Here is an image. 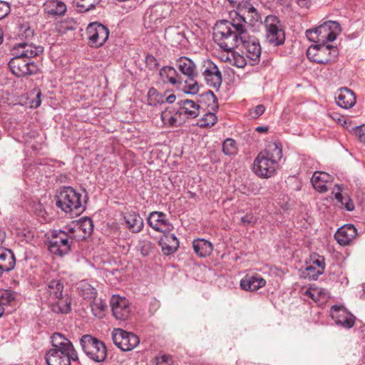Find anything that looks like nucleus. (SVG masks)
<instances>
[{"label":"nucleus","mask_w":365,"mask_h":365,"mask_svg":"<svg viewBox=\"0 0 365 365\" xmlns=\"http://www.w3.org/2000/svg\"><path fill=\"white\" fill-rule=\"evenodd\" d=\"M316 265L317 267V269H322V272H324V260L323 258L319 257L316 259L313 260V266Z\"/></svg>","instance_id":"57"},{"label":"nucleus","mask_w":365,"mask_h":365,"mask_svg":"<svg viewBox=\"0 0 365 365\" xmlns=\"http://www.w3.org/2000/svg\"><path fill=\"white\" fill-rule=\"evenodd\" d=\"M266 284L265 279L260 275L246 276L240 281V287L246 291H256L263 287Z\"/></svg>","instance_id":"26"},{"label":"nucleus","mask_w":365,"mask_h":365,"mask_svg":"<svg viewBox=\"0 0 365 365\" xmlns=\"http://www.w3.org/2000/svg\"><path fill=\"white\" fill-rule=\"evenodd\" d=\"M307 276L312 279H316L320 274H322V269H317L313 265H309L306 268Z\"/></svg>","instance_id":"50"},{"label":"nucleus","mask_w":365,"mask_h":365,"mask_svg":"<svg viewBox=\"0 0 365 365\" xmlns=\"http://www.w3.org/2000/svg\"><path fill=\"white\" fill-rule=\"evenodd\" d=\"M340 31V25L338 22L328 21L317 28L307 30L306 36L311 41L325 44L334 41Z\"/></svg>","instance_id":"3"},{"label":"nucleus","mask_w":365,"mask_h":365,"mask_svg":"<svg viewBox=\"0 0 365 365\" xmlns=\"http://www.w3.org/2000/svg\"><path fill=\"white\" fill-rule=\"evenodd\" d=\"M217 121V116L213 113L208 112L198 120L197 125L200 128L212 127Z\"/></svg>","instance_id":"41"},{"label":"nucleus","mask_w":365,"mask_h":365,"mask_svg":"<svg viewBox=\"0 0 365 365\" xmlns=\"http://www.w3.org/2000/svg\"><path fill=\"white\" fill-rule=\"evenodd\" d=\"M278 164L260 152L254 161L253 170L262 178H269L275 173Z\"/></svg>","instance_id":"12"},{"label":"nucleus","mask_w":365,"mask_h":365,"mask_svg":"<svg viewBox=\"0 0 365 365\" xmlns=\"http://www.w3.org/2000/svg\"><path fill=\"white\" fill-rule=\"evenodd\" d=\"M9 67L16 76H26L34 74L37 71V66L30 61L16 55L9 62Z\"/></svg>","instance_id":"10"},{"label":"nucleus","mask_w":365,"mask_h":365,"mask_svg":"<svg viewBox=\"0 0 365 365\" xmlns=\"http://www.w3.org/2000/svg\"><path fill=\"white\" fill-rule=\"evenodd\" d=\"M110 303L113 314L116 319L125 321L129 317L130 314V304L125 297L113 295Z\"/></svg>","instance_id":"18"},{"label":"nucleus","mask_w":365,"mask_h":365,"mask_svg":"<svg viewBox=\"0 0 365 365\" xmlns=\"http://www.w3.org/2000/svg\"><path fill=\"white\" fill-rule=\"evenodd\" d=\"M304 295L309 298H311L314 302H324L328 298V292L326 289L321 287H311L306 290Z\"/></svg>","instance_id":"37"},{"label":"nucleus","mask_w":365,"mask_h":365,"mask_svg":"<svg viewBox=\"0 0 365 365\" xmlns=\"http://www.w3.org/2000/svg\"><path fill=\"white\" fill-rule=\"evenodd\" d=\"M101 0H77V6L81 8V11H87L94 8Z\"/></svg>","instance_id":"46"},{"label":"nucleus","mask_w":365,"mask_h":365,"mask_svg":"<svg viewBox=\"0 0 365 365\" xmlns=\"http://www.w3.org/2000/svg\"><path fill=\"white\" fill-rule=\"evenodd\" d=\"M10 12V6L9 4L0 1V19H2L6 16H7Z\"/></svg>","instance_id":"52"},{"label":"nucleus","mask_w":365,"mask_h":365,"mask_svg":"<svg viewBox=\"0 0 365 365\" xmlns=\"http://www.w3.org/2000/svg\"><path fill=\"white\" fill-rule=\"evenodd\" d=\"M173 6L168 3H159L150 7L144 16V26L146 29L154 31L162 24L163 20L168 18Z\"/></svg>","instance_id":"4"},{"label":"nucleus","mask_w":365,"mask_h":365,"mask_svg":"<svg viewBox=\"0 0 365 365\" xmlns=\"http://www.w3.org/2000/svg\"><path fill=\"white\" fill-rule=\"evenodd\" d=\"M175 96L174 94H170V96H168L166 98V101L169 103H172L175 101Z\"/></svg>","instance_id":"62"},{"label":"nucleus","mask_w":365,"mask_h":365,"mask_svg":"<svg viewBox=\"0 0 365 365\" xmlns=\"http://www.w3.org/2000/svg\"><path fill=\"white\" fill-rule=\"evenodd\" d=\"M71 300L66 294L61 297L53 303L48 304L51 310L55 313H68L71 311Z\"/></svg>","instance_id":"31"},{"label":"nucleus","mask_w":365,"mask_h":365,"mask_svg":"<svg viewBox=\"0 0 365 365\" xmlns=\"http://www.w3.org/2000/svg\"><path fill=\"white\" fill-rule=\"evenodd\" d=\"M5 267L0 265V277L4 273L7 272L6 269H4Z\"/></svg>","instance_id":"63"},{"label":"nucleus","mask_w":365,"mask_h":365,"mask_svg":"<svg viewBox=\"0 0 365 365\" xmlns=\"http://www.w3.org/2000/svg\"><path fill=\"white\" fill-rule=\"evenodd\" d=\"M261 153L269 158V159H273L274 162L279 163L282 158V147L279 143L271 142L267 144L265 149L261 151Z\"/></svg>","instance_id":"30"},{"label":"nucleus","mask_w":365,"mask_h":365,"mask_svg":"<svg viewBox=\"0 0 365 365\" xmlns=\"http://www.w3.org/2000/svg\"><path fill=\"white\" fill-rule=\"evenodd\" d=\"M229 26V21H219L215 24L213 33L214 41L226 51H230L238 47L242 41Z\"/></svg>","instance_id":"2"},{"label":"nucleus","mask_w":365,"mask_h":365,"mask_svg":"<svg viewBox=\"0 0 365 365\" xmlns=\"http://www.w3.org/2000/svg\"><path fill=\"white\" fill-rule=\"evenodd\" d=\"M114 344L122 351H130L140 343L139 337L132 332L125 331L122 329H114L112 332Z\"/></svg>","instance_id":"9"},{"label":"nucleus","mask_w":365,"mask_h":365,"mask_svg":"<svg viewBox=\"0 0 365 365\" xmlns=\"http://www.w3.org/2000/svg\"><path fill=\"white\" fill-rule=\"evenodd\" d=\"M160 118L163 124L170 126H176L185 121L182 117L180 118L178 115H176V111L170 108H166L161 113Z\"/></svg>","instance_id":"35"},{"label":"nucleus","mask_w":365,"mask_h":365,"mask_svg":"<svg viewBox=\"0 0 365 365\" xmlns=\"http://www.w3.org/2000/svg\"><path fill=\"white\" fill-rule=\"evenodd\" d=\"M45 359L47 365H71L72 359L69 354L50 349L47 351Z\"/></svg>","instance_id":"27"},{"label":"nucleus","mask_w":365,"mask_h":365,"mask_svg":"<svg viewBox=\"0 0 365 365\" xmlns=\"http://www.w3.org/2000/svg\"><path fill=\"white\" fill-rule=\"evenodd\" d=\"M85 204V197L70 186H64L61 189L56 202L58 208L72 216H77L83 212Z\"/></svg>","instance_id":"1"},{"label":"nucleus","mask_w":365,"mask_h":365,"mask_svg":"<svg viewBox=\"0 0 365 365\" xmlns=\"http://www.w3.org/2000/svg\"><path fill=\"white\" fill-rule=\"evenodd\" d=\"M336 104L342 108L349 109L356 103L354 93L346 87L339 88L335 93Z\"/></svg>","instance_id":"20"},{"label":"nucleus","mask_w":365,"mask_h":365,"mask_svg":"<svg viewBox=\"0 0 365 365\" xmlns=\"http://www.w3.org/2000/svg\"><path fill=\"white\" fill-rule=\"evenodd\" d=\"M192 246L195 252L200 257H205L210 255L213 250L212 245L204 239L194 240Z\"/></svg>","instance_id":"34"},{"label":"nucleus","mask_w":365,"mask_h":365,"mask_svg":"<svg viewBox=\"0 0 365 365\" xmlns=\"http://www.w3.org/2000/svg\"><path fill=\"white\" fill-rule=\"evenodd\" d=\"M19 37L24 40V42H29L34 36V30L28 25H22L19 27Z\"/></svg>","instance_id":"42"},{"label":"nucleus","mask_w":365,"mask_h":365,"mask_svg":"<svg viewBox=\"0 0 365 365\" xmlns=\"http://www.w3.org/2000/svg\"><path fill=\"white\" fill-rule=\"evenodd\" d=\"M159 244L161 246L163 252L166 255L175 252L179 246V242H175V243L170 244L165 239H161Z\"/></svg>","instance_id":"45"},{"label":"nucleus","mask_w":365,"mask_h":365,"mask_svg":"<svg viewBox=\"0 0 365 365\" xmlns=\"http://www.w3.org/2000/svg\"><path fill=\"white\" fill-rule=\"evenodd\" d=\"M297 4L301 7H307L309 4L310 0H297Z\"/></svg>","instance_id":"60"},{"label":"nucleus","mask_w":365,"mask_h":365,"mask_svg":"<svg viewBox=\"0 0 365 365\" xmlns=\"http://www.w3.org/2000/svg\"><path fill=\"white\" fill-rule=\"evenodd\" d=\"M330 316L337 325L343 328L350 329L354 325L355 317L342 306H332L330 309Z\"/></svg>","instance_id":"17"},{"label":"nucleus","mask_w":365,"mask_h":365,"mask_svg":"<svg viewBox=\"0 0 365 365\" xmlns=\"http://www.w3.org/2000/svg\"><path fill=\"white\" fill-rule=\"evenodd\" d=\"M165 240L170 244L171 243H175V242H179L178 240V238L176 237V236L174 235V234H171V235H166L165 237Z\"/></svg>","instance_id":"58"},{"label":"nucleus","mask_w":365,"mask_h":365,"mask_svg":"<svg viewBox=\"0 0 365 365\" xmlns=\"http://www.w3.org/2000/svg\"><path fill=\"white\" fill-rule=\"evenodd\" d=\"M91 308L93 315L96 317L101 318L103 316V312L106 308V303L101 299L91 300Z\"/></svg>","instance_id":"40"},{"label":"nucleus","mask_w":365,"mask_h":365,"mask_svg":"<svg viewBox=\"0 0 365 365\" xmlns=\"http://www.w3.org/2000/svg\"><path fill=\"white\" fill-rule=\"evenodd\" d=\"M356 236V228L351 224L341 226L337 230L335 234V238L341 245H349Z\"/></svg>","instance_id":"23"},{"label":"nucleus","mask_w":365,"mask_h":365,"mask_svg":"<svg viewBox=\"0 0 365 365\" xmlns=\"http://www.w3.org/2000/svg\"><path fill=\"white\" fill-rule=\"evenodd\" d=\"M145 63L147 67L150 69H155L158 66L157 59L152 55H147L145 57Z\"/></svg>","instance_id":"51"},{"label":"nucleus","mask_w":365,"mask_h":365,"mask_svg":"<svg viewBox=\"0 0 365 365\" xmlns=\"http://www.w3.org/2000/svg\"><path fill=\"white\" fill-rule=\"evenodd\" d=\"M265 108L263 105H258L253 111H251V115L253 118H257L264 113Z\"/></svg>","instance_id":"56"},{"label":"nucleus","mask_w":365,"mask_h":365,"mask_svg":"<svg viewBox=\"0 0 365 365\" xmlns=\"http://www.w3.org/2000/svg\"><path fill=\"white\" fill-rule=\"evenodd\" d=\"M16 297V294L11 291L4 290L0 296V302L4 307V305L10 304Z\"/></svg>","instance_id":"47"},{"label":"nucleus","mask_w":365,"mask_h":365,"mask_svg":"<svg viewBox=\"0 0 365 365\" xmlns=\"http://www.w3.org/2000/svg\"><path fill=\"white\" fill-rule=\"evenodd\" d=\"M185 81V91L189 94H196L199 91V85L196 80L197 77H187Z\"/></svg>","instance_id":"43"},{"label":"nucleus","mask_w":365,"mask_h":365,"mask_svg":"<svg viewBox=\"0 0 365 365\" xmlns=\"http://www.w3.org/2000/svg\"><path fill=\"white\" fill-rule=\"evenodd\" d=\"M63 283L61 279H53L46 286L42 294V299L47 304L56 302L58 297H61L63 291Z\"/></svg>","instance_id":"19"},{"label":"nucleus","mask_w":365,"mask_h":365,"mask_svg":"<svg viewBox=\"0 0 365 365\" xmlns=\"http://www.w3.org/2000/svg\"><path fill=\"white\" fill-rule=\"evenodd\" d=\"M202 66V73L207 84L214 88H220L222 78L221 72L217 66L209 59L204 60Z\"/></svg>","instance_id":"14"},{"label":"nucleus","mask_w":365,"mask_h":365,"mask_svg":"<svg viewBox=\"0 0 365 365\" xmlns=\"http://www.w3.org/2000/svg\"><path fill=\"white\" fill-rule=\"evenodd\" d=\"M256 222L255 217L252 215H246L241 217L240 222L243 225H252Z\"/></svg>","instance_id":"55"},{"label":"nucleus","mask_w":365,"mask_h":365,"mask_svg":"<svg viewBox=\"0 0 365 365\" xmlns=\"http://www.w3.org/2000/svg\"><path fill=\"white\" fill-rule=\"evenodd\" d=\"M73 244V237L58 230L51 232L48 237V248L53 255L62 257L69 253Z\"/></svg>","instance_id":"5"},{"label":"nucleus","mask_w":365,"mask_h":365,"mask_svg":"<svg viewBox=\"0 0 365 365\" xmlns=\"http://www.w3.org/2000/svg\"><path fill=\"white\" fill-rule=\"evenodd\" d=\"M248 11H249V12H255L256 11L255 9L252 6H250L248 8Z\"/></svg>","instance_id":"64"},{"label":"nucleus","mask_w":365,"mask_h":365,"mask_svg":"<svg viewBox=\"0 0 365 365\" xmlns=\"http://www.w3.org/2000/svg\"><path fill=\"white\" fill-rule=\"evenodd\" d=\"M179 105L180 107L176 110V115H178L180 118L182 117L184 120L188 118H195L200 113V106L193 101L183 100L180 101Z\"/></svg>","instance_id":"21"},{"label":"nucleus","mask_w":365,"mask_h":365,"mask_svg":"<svg viewBox=\"0 0 365 365\" xmlns=\"http://www.w3.org/2000/svg\"><path fill=\"white\" fill-rule=\"evenodd\" d=\"M222 151L227 155H232L237 153L235 141L232 138L226 139L222 144Z\"/></svg>","instance_id":"44"},{"label":"nucleus","mask_w":365,"mask_h":365,"mask_svg":"<svg viewBox=\"0 0 365 365\" xmlns=\"http://www.w3.org/2000/svg\"><path fill=\"white\" fill-rule=\"evenodd\" d=\"M178 68L180 71L187 77H197L198 73L197 71L195 63L189 58L181 56L178 60Z\"/></svg>","instance_id":"28"},{"label":"nucleus","mask_w":365,"mask_h":365,"mask_svg":"<svg viewBox=\"0 0 365 365\" xmlns=\"http://www.w3.org/2000/svg\"><path fill=\"white\" fill-rule=\"evenodd\" d=\"M89 42L92 46L100 47L103 46L109 36L107 27L101 24L93 23L87 28Z\"/></svg>","instance_id":"15"},{"label":"nucleus","mask_w":365,"mask_h":365,"mask_svg":"<svg viewBox=\"0 0 365 365\" xmlns=\"http://www.w3.org/2000/svg\"><path fill=\"white\" fill-rule=\"evenodd\" d=\"M80 344L85 354L96 362L103 361L107 355V349L105 344L99 339L91 335H83Z\"/></svg>","instance_id":"6"},{"label":"nucleus","mask_w":365,"mask_h":365,"mask_svg":"<svg viewBox=\"0 0 365 365\" xmlns=\"http://www.w3.org/2000/svg\"><path fill=\"white\" fill-rule=\"evenodd\" d=\"M16 264L14 254L11 250L0 247V265L5 267L4 268L6 272L12 270Z\"/></svg>","instance_id":"32"},{"label":"nucleus","mask_w":365,"mask_h":365,"mask_svg":"<svg viewBox=\"0 0 365 365\" xmlns=\"http://www.w3.org/2000/svg\"><path fill=\"white\" fill-rule=\"evenodd\" d=\"M148 224L155 231L168 234L173 230V225L162 212L154 211L149 214L147 218Z\"/></svg>","instance_id":"16"},{"label":"nucleus","mask_w":365,"mask_h":365,"mask_svg":"<svg viewBox=\"0 0 365 365\" xmlns=\"http://www.w3.org/2000/svg\"><path fill=\"white\" fill-rule=\"evenodd\" d=\"M43 7L45 13L53 17L63 16L67 10L64 2L60 0H47Z\"/></svg>","instance_id":"25"},{"label":"nucleus","mask_w":365,"mask_h":365,"mask_svg":"<svg viewBox=\"0 0 365 365\" xmlns=\"http://www.w3.org/2000/svg\"><path fill=\"white\" fill-rule=\"evenodd\" d=\"M16 54L24 58H31L38 56L43 52L41 46H36L29 42H21L14 46Z\"/></svg>","instance_id":"22"},{"label":"nucleus","mask_w":365,"mask_h":365,"mask_svg":"<svg viewBox=\"0 0 365 365\" xmlns=\"http://www.w3.org/2000/svg\"><path fill=\"white\" fill-rule=\"evenodd\" d=\"M307 56L311 61L320 64H327L336 58L338 51L336 47L318 43L309 47L307 51Z\"/></svg>","instance_id":"7"},{"label":"nucleus","mask_w":365,"mask_h":365,"mask_svg":"<svg viewBox=\"0 0 365 365\" xmlns=\"http://www.w3.org/2000/svg\"><path fill=\"white\" fill-rule=\"evenodd\" d=\"M230 4L235 7V6H239L245 0H227Z\"/></svg>","instance_id":"59"},{"label":"nucleus","mask_w":365,"mask_h":365,"mask_svg":"<svg viewBox=\"0 0 365 365\" xmlns=\"http://www.w3.org/2000/svg\"><path fill=\"white\" fill-rule=\"evenodd\" d=\"M240 45L242 46L244 53L252 66L256 65L260 60L262 49L259 40L253 36L247 35L242 39Z\"/></svg>","instance_id":"11"},{"label":"nucleus","mask_w":365,"mask_h":365,"mask_svg":"<svg viewBox=\"0 0 365 365\" xmlns=\"http://www.w3.org/2000/svg\"><path fill=\"white\" fill-rule=\"evenodd\" d=\"M329 178V175L326 173L315 172L312 177L311 182L315 190L319 192H325L327 190L326 182Z\"/></svg>","instance_id":"36"},{"label":"nucleus","mask_w":365,"mask_h":365,"mask_svg":"<svg viewBox=\"0 0 365 365\" xmlns=\"http://www.w3.org/2000/svg\"><path fill=\"white\" fill-rule=\"evenodd\" d=\"M127 227L133 233L140 232L143 227V220L137 213H130L125 216Z\"/></svg>","instance_id":"33"},{"label":"nucleus","mask_w":365,"mask_h":365,"mask_svg":"<svg viewBox=\"0 0 365 365\" xmlns=\"http://www.w3.org/2000/svg\"><path fill=\"white\" fill-rule=\"evenodd\" d=\"M231 21H229L230 28L235 31L241 40L245 38L248 34L247 30V22L245 18L239 13L231 14Z\"/></svg>","instance_id":"24"},{"label":"nucleus","mask_w":365,"mask_h":365,"mask_svg":"<svg viewBox=\"0 0 365 365\" xmlns=\"http://www.w3.org/2000/svg\"><path fill=\"white\" fill-rule=\"evenodd\" d=\"M78 290L84 299L93 300L97 296V292L88 282L83 280L78 283Z\"/></svg>","instance_id":"39"},{"label":"nucleus","mask_w":365,"mask_h":365,"mask_svg":"<svg viewBox=\"0 0 365 365\" xmlns=\"http://www.w3.org/2000/svg\"><path fill=\"white\" fill-rule=\"evenodd\" d=\"M173 360L170 356L163 355L156 357V365H172Z\"/></svg>","instance_id":"54"},{"label":"nucleus","mask_w":365,"mask_h":365,"mask_svg":"<svg viewBox=\"0 0 365 365\" xmlns=\"http://www.w3.org/2000/svg\"><path fill=\"white\" fill-rule=\"evenodd\" d=\"M354 134L361 142L365 143V125L357 126Z\"/></svg>","instance_id":"53"},{"label":"nucleus","mask_w":365,"mask_h":365,"mask_svg":"<svg viewBox=\"0 0 365 365\" xmlns=\"http://www.w3.org/2000/svg\"><path fill=\"white\" fill-rule=\"evenodd\" d=\"M264 26L266 29V40L270 45L278 46L284 43V31L276 16H267L264 20Z\"/></svg>","instance_id":"8"},{"label":"nucleus","mask_w":365,"mask_h":365,"mask_svg":"<svg viewBox=\"0 0 365 365\" xmlns=\"http://www.w3.org/2000/svg\"><path fill=\"white\" fill-rule=\"evenodd\" d=\"M233 60L234 65L238 68H244L247 63H249L247 58L240 54H234Z\"/></svg>","instance_id":"49"},{"label":"nucleus","mask_w":365,"mask_h":365,"mask_svg":"<svg viewBox=\"0 0 365 365\" xmlns=\"http://www.w3.org/2000/svg\"><path fill=\"white\" fill-rule=\"evenodd\" d=\"M53 348L51 349L58 352L69 354L73 361H78V356L73 344L62 334L56 332L51 337Z\"/></svg>","instance_id":"13"},{"label":"nucleus","mask_w":365,"mask_h":365,"mask_svg":"<svg viewBox=\"0 0 365 365\" xmlns=\"http://www.w3.org/2000/svg\"><path fill=\"white\" fill-rule=\"evenodd\" d=\"M255 130L259 133H266L268 130V128L267 126H259L255 128Z\"/></svg>","instance_id":"61"},{"label":"nucleus","mask_w":365,"mask_h":365,"mask_svg":"<svg viewBox=\"0 0 365 365\" xmlns=\"http://www.w3.org/2000/svg\"><path fill=\"white\" fill-rule=\"evenodd\" d=\"M159 76L164 83L176 85L181 82L177 71L171 66H164L160 68Z\"/></svg>","instance_id":"29"},{"label":"nucleus","mask_w":365,"mask_h":365,"mask_svg":"<svg viewBox=\"0 0 365 365\" xmlns=\"http://www.w3.org/2000/svg\"><path fill=\"white\" fill-rule=\"evenodd\" d=\"M76 230L79 232H82L83 235L81 236L83 239L90 236L93 230V221L90 217H82L79 219L76 222Z\"/></svg>","instance_id":"38"},{"label":"nucleus","mask_w":365,"mask_h":365,"mask_svg":"<svg viewBox=\"0 0 365 365\" xmlns=\"http://www.w3.org/2000/svg\"><path fill=\"white\" fill-rule=\"evenodd\" d=\"M335 197L339 202L345 205V207L348 211H352L354 210V204L350 201L349 199L344 198L341 192H336Z\"/></svg>","instance_id":"48"}]
</instances>
